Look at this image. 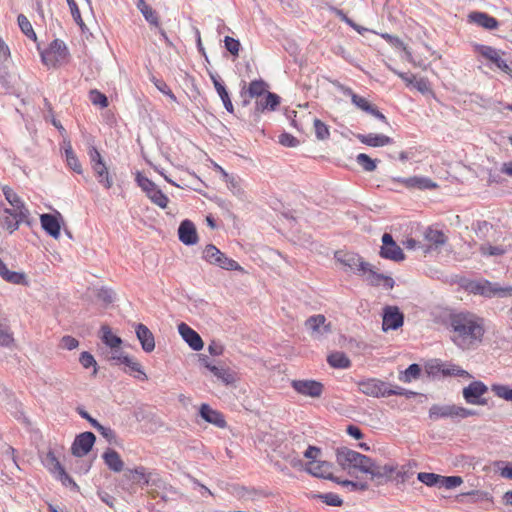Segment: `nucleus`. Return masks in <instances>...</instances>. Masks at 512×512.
<instances>
[{"label": "nucleus", "mask_w": 512, "mask_h": 512, "mask_svg": "<svg viewBox=\"0 0 512 512\" xmlns=\"http://www.w3.org/2000/svg\"><path fill=\"white\" fill-rule=\"evenodd\" d=\"M178 237L179 240L187 246H192L197 243L198 235L196 227L191 220L185 219L180 223L178 228Z\"/></svg>", "instance_id": "nucleus-20"}, {"label": "nucleus", "mask_w": 512, "mask_h": 512, "mask_svg": "<svg viewBox=\"0 0 512 512\" xmlns=\"http://www.w3.org/2000/svg\"><path fill=\"white\" fill-rule=\"evenodd\" d=\"M141 14L150 25L159 28L160 23L157 12L154 9H152L151 6L145 8V10L141 12Z\"/></svg>", "instance_id": "nucleus-63"}, {"label": "nucleus", "mask_w": 512, "mask_h": 512, "mask_svg": "<svg viewBox=\"0 0 512 512\" xmlns=\"http://www.w3.org/2000/svg\"><path fill=\"white\" fill-rule=\"evenodd\" d=\"M379 255L384 259L392 260L395 262H400L405 259L403 250L397 244L389 247H381Z\"/></svg>", "instance_id": "nucleus-38"}, {"label": "nucleus", "mask_w": 512, "mask_h": 512, "mask_svg": "<svg viewBox=\"0 0 512 512\" xmlns=\"http://www.w3.org/2000/svg\"><path fill=\"white\" fill-rule=\"evenodd\" d=\"M480 252L484 256H501L505 253L502 246L481 245Z\"/></svg>", "instance_id": "nucleus-60"}, {"label": "nucleus", "mask_w": 512, "mask_h": 512, "mask_svg": "<svg viewBox=\"0 0 512 512\" xmlns=\"http://www.w3.org/2000/svg\"><path fill=\"white\" fill-rule=\"evenodd\" d=\"M68 55L66 44L60 39H55L50 43L49 48L41 53V59L46 65L55 66L58 61L65 59Z\"/></svg>", "instance_id": "nucleus-9"}, {"label": "nucleus", "mask_w": 512, "mask_h": 512, "mask_svg": "<svg viewBox=\"0 0 512 512\" xmlns=\"http://www.w3.org/2000/svg\"><path fill=\"white\" fill-rule=\"evenodd\" d=\"M79 362L86 369H88L90 367H93L94 368L93 374L94 375L97 374V371H98V369H97V362H96L94 356L90 352L83 351L80 354Z\"/></svg>", "instance_id": "nucleus-55"}, {"label": "nucleus", "mask_w": 512, "mask_h": 512, "mask_svg": "<svg viewBox=\"0 0 512 512\" xmlns=\"http://www.w3.org/2000/svg\"><path fill=\"white\" fill-rule=\"evenodd\" d=\"M101 332H102V336H101V340L102 342L110 347L111 349L112 348H119V346L122 344V339L113 334L111 329L109 328V326L107 325H103L101 327Z\"/></svg>", "instance_id": "nucleus-42"}, {"label": "nucleus", "mask_w": 512, "mask_h": 512, "mask_svg": "<svg viewBox=\"0 0 512 512\" xmlns=\"http://www.w3.org/2000/svg\"><path fill=\"white\" fill-rule=\"evenodd\" d=\"M217 381L229 386L236 382V374L229 368L213 365L209 370Z\"/></svg>", "instance_id": "nucleus-31"}, {"label": "nucleus", "mask_w": 512, "mask_h": 512, "mask_svg": "<svg viewBox=\"0 0 512 512\" xmlns=\"http://www.w3.org/2000/svg\"><path fill=\"white\" fill-rule=\"evenodd\" d=\"M358 389L364 395L383 398L386 394V389L391 386L389 382L377 378H366L357 382Z\"/></svg>", "instance_id": "nucleus-8"}, {"label": "nucleus", "mask_w": 512, "mask_h": 512, "mask_svg": "<svg viewBox=\"0 0 512 512\" xmlns=\"http://www.w3.org/2000/svg\"><path fill=\"white\" fill-rule=\"evenodd\" d=\"M4 212L8 214V216L3 220V227L7 229L9 233L16 231L21 223L31 226L30 216L22 219V217L15 216L16 210H12L10 208H6Z\"/></svg>", "instance_id": "nucleus-29"}, {"label": "nucleus", "mask_w": 512, "mask_h": 512, "mask_svg": "<svg viewBox=\"0 0 512 512\" xmlns=\"http://www.w3.org/2000/svg\"><path fill=\"white\" fill-rule=\"evenodd\" d=\"M335 258L353 274L362 277L364 281L373 267L369 262L364 261L359 254L354 252L337 251Z\"/></svg>", "instance_id": "nucleus-4"}, {"label": "nucleus", "mask_w": 512, "mask_h": 512, "mask_svg": "<svg viewBox=\"0 0 512 512\" xmlns=\"http://www.w3.org/2000/svg\"><path fill=\"white\" fill-rule=\"evenodd\" d=\"M95 429L100 433V435L106 439L110 444L116 443L117 435L113 429L110 427H106L102 425L100 422L96 424Z\"/></svg>", "instance_id": "nucleus-58"}, {"label": "nucleus", "mask_w": 512, "mask_h": 512, "mask_svg": "<svg viewBox=\"0 0 512 512\" xmlns=\"http://www.w3.org/2000/svg\"><path fill=\"white\" fill-rule=\"evenodd\" d=\"M437 371L441 372L444 376H458V377H467L472 378V375L462 369L460 366L455 364H445V363H438L436 365Z\"/></svg>", "instance_id": "nucleus-35"}, {"label": "nucleus", "mask_w": 512, "mask_h": 512, "mask_svg": "<svg viewBox=\"0 0 512 512\" xmlns=\"http://www.w3.org/2000/svg\"><path fill=\"white\" fill-rule=\"evenodd\" d=\"M0 276L5 281L12 283V284L20 285V284H24L26 282L25 274L16 272V271H10L1 258H0Z\"/></svg>", "instance_id": "nucleus-34"}, {"label": "nucleus", "mask_w": 512, "mask_h": 512, "mask_svg": "<svg viewBox=\"0 0 512 512\" xmlns=\"http://www.w3.org/2000/svg\"><path fill=\"white\" fill-rule=\"evenodd\" d=\"M93 172L95 173L98 182L105 188L110 189L113 185V179L109 174L107 166L105 163L99 165H93Z\"/></svg>", "instance_id": "nucleus-37"}, {"label": "nucleus", "mask_w": 512, "mask_h": 512, "mask_svg": "<svg viewBox=\"0 0 512 512\" xmlns=\"http://www.w3.org/2000/svg\"><path fill=\"white\" fill-rule=\"evenodd\" d=\"M469 21L486 30H495L499 27V21L486 12L473 11L468 15Z\"/></svg>", "instance_id": "nucleus-24"}, {"label": "nucleus", "mask_w": 512, "mask_h": 512, "mask_svg": "<svg viewBox=\"0 0 512 512\" xmlns=\"http://www.w3.org/2000/svg\"><path fill=\"white\" fill-rule=\"evenodd\" d=\"M123 364L127 366L131 371L138 373V375H135V378L142 381L147 380V375L143 371L141 364L133 361L129 355L128 357L123 358Z\"/></svg>", "instance_id": "nucleus-50"}, {"label": "nucleus", "mask_w": 512, "mask_h": 512, "mask_svg": "<svg viewBox=\"0 0 512 512\" xmlns=\"http://www.w3.org/2000/svg\"><path fill=\"white\" fill-rule=\"evenodd\" d=\"M104 463L113 472H121L124 467V462L119 453L111 448H108L102 455Z\"/></svg>", "instance_id": "nucleus-30"}, {"label": "nucleus", "mask_w": 512, "mask_h": 512, "mask_svg": "<svg viewBox=\"0 0 512 512\" xmlns=\"http://www.w3.org/2000/svg\"><path fill=\"white\" fill-rule=\"evenodd\" d=\"M396 469L397 466L393 464H385L383 466H380L373 461L372 473H369V475H371L372 478L392 481Z\"/></svg>", "instance_id": "nucleus-32"}, {"label": "nucleus", "mask_w": 512, "mask_h": 512, "mask_svg": "<svg viewBox=\"0 0 512 512\" xmlns=\"http://www.w3.org/2000/svg\"><path fill=\"white\" fill-rule=\"evenodd\" d=\"M328 506L339 507L343 504L342 498L333 492L319 493L313 496Z\"/></svg>", "instance_id": "nucleus-45"}, {"label": "nucleus", "mask_w": 512, "mask_h": 512, "mask_svg": "<svg viewBox=\"0 0 512 512\" xmlns=\"http://www.w3.org/2000/svg\"><path fill=\"white\" fill-rule=\"evenodd\" d=\"M54 477L62 483L63 486L69 487L71 490L79 491V486L72 479V477L65 471V469H61Z\"/></svg>", "instance_id": "nucleus-52"}, {"label": "nucleus", "mask_w": 512, "mask_h": 512, "mask_svg": "<svg viewBox=\"0 0 512 512\" xmlns=\"http://www.w3.org/2000/svg\"><path fill=\"white\" fill-rule=\"evenodd\" d=\"M137 185L145 192L146 196L151 200L152 203L164 209L167 207L169 199L162 192L161 189L149 178L142 175L140 172L136 175Z\"/></svg>", "instance_id": "nucleus-6"}, {"label": "nucleus", "mask_w": 512, "mask_h": 512, "mask_svg": "<svg viewBox=\"0 0 512 512\" xmlns=\"http://www.w3.org/2000/svg\"><path fill=\"white\" fill-rule=\"evenodd\" d=\"M281 98L273 92H266L264 97H260L255 102L254 116L258 117L260 113L265 111H275L280 105Z\"/></svg>", "instance_id": "nucleus-16"}, {"label": "nucleus", "mask_w": 512, "mask_h": 512, "mask_svg": "<svg viewBox=\"0 0 512 512\" xmlns=\"http://www.w3.org/2000/svg\"><path fill=\"white\" fill-rule=\"evenodd\" d=\"M440 322L452 334V342L466 349L483 341L485 335L484 319L468 310H445Z\"/></svg>", "instance_id": "nucleus-1"}, {"label": "nucleus", "mask_w": 512, "mask_h": 512, "mask_svg": "<svg viewBox=\"0 0 512 512\" xmlns=\"http://www.w3.org/2000/svg\"><path fill=\"white\" fill-rule=\"evenodd\" d=\"M267 83L262 79L253 80L250 82L248 89L246 91H241V96L244 97L246 95L249 98L256 97L257 99L266 94L267 91Z\"/></svg>", "instance_id": "nucleus-33"}, {"label": "nucleus", "mask_w": 512, "mask_h": 512, "mask_svg": "<svg viewBox=\"0 0 512 512\" xmlns=\"http://www.w3.org/2000/svg\"><path fill=\"white\" fill-rule=\"evenodd\" d=\"M203 259L209 264L218 266L225 270L241 271L242 267L233 259L228 258L213 244H208L203 250Z\"/></svg>", "instance_id": "nucleus-5"}, {"label": "nucleus", "mask_w": 512, "mask_h": 512, "mask_svg": "<svg viewBox=\"0 0 512 512\" xmlns=\"http://www.w3.org/2000/svg\"><path fill=\"white\" fill-rule=\"evenodd\" d=\"M392 181L401 183L410 189L431 190L437 187L435 182L424 176H413L408 178L397 177L393 178Z\"/></svg>", "instance_id": "nucleus-17"}, {"label": "nucleus", "mask_w": 512, "mask_h": 512, "mask_svg": "<svg viewBox=\"0 0 512 512\" xmlns=\"http://www.w3.org/2000/svg\"><path fill=\"white\" fill-rule=\"evenodd\" d=\"M0 460L5 468L15 467L19 469V466L16 461L15 449L8 444L2 445Z\"/></svg>", "instance_id": "nucleus-41"}, {"label": "nucleus", "mask_w": 512, "mask_h": 512, "mask_svg": "<svg viewBox=\"0 0 512 512\" xmlns=\"http://www.w3.org/2000/svg\"><path fill=\"white\" fill-rule=\"evenodd\" d=\"M463 483L460 476H440V488L454 489Z\"/></svg>", "instance_id": "nucleus-56"}, {"label": "nucleus", "mask_w": 512, "mask_h": 512, "mask_svg": "<svg viewBox=\"0 0 512 512\" xmlns=\"http://www.w3.org/2000/svg\"><path fill=\"white\" fill-rule=\"evenodd\" d=\"M342 92L344 95L349 96L351 98L352 103L364 112H368L373 104H371L366 98L356 94L349 87H342Z\"/></svg>", "instance_id": "nucleus-39"}, {"label": "nucleus", "mask_w": 512, "mask_h": 512, "mask_svg": "<svg viewBox=\"0 0 512 512\" xmlns=\"http://www.w3.org/2000/svg\"><path fill=\"white\" fill-rule=\"evenodd\" d=\"M488 386L480 381H472L469 385L463 388L462 396L467 404L485 406L488 400L484 397L488 393Z\"/></svg>", "instance_id": "nucleus-7"}, {"label": "nucleus", "mask_w": 512, "mask_h": 512, "mask_svg": "<svg viewBox=\"0 0 512 512\" xmlns=\"http://www.w3.org/2000/svg\"><path fill=\"white\" fill-rule=\"evenodd\" d=\"M404 323V314L397 306L387 305L382 313V330H397Z\"/></svg>", "instance_id": "nucleus-11"}, {"label": "nucleus", "mask_w": 512, "mask_h": 512, "mask_svg": "<svg viewBox=\"0 0 512 512\" xmlns=\"http://www.w3.org/2000/svg\"><path fill=\"white\" fill-rule=\"evenodd\" d=\"M17 21L18 26L20 30L23 32V34H25L29 39L35 41L37 39V36L28 18L23 14H19L17 17Z\"/></svg>", "instance_id": "nucleus-47"}, {"label": "nucleus", "mask_w": 512, "mask_h": 512, "mask_svg": "<svg viewBox=\"0 0 512 512\" xmlns=\"http://www.w3.org/2000/svg\"><path fill=\"white\" fill-rule=\"evenodd\" d=\"M326 318L322 314L310 316L305 321V327L310 330L312 336L323 335L330 332V324H325Z\"/></svg>", "instance_id": "nucleus-26"}, {"label": "nucleus", "mask_w": 512, "mask_h": 512, "mask_svg": "<svg viewBox=\"0 0 512 512\" xmlns=\"http://www.w3.org/2000/svg\"><path fill=\"white\" fill-rule=\"evenodd\" d=\"M135 332L142 349L146 353L152 352L155 349V339L149 328L146 325L139 323L135 327Z\"/></svg>", "instance_id": "nucleus-25"}, {"label": "nucleus", "mask_w": 512, "mask_h": 512, "mask_svg": "<svg viewBox=\"0 0 512 512\" xmlns=\"http://www.w3.org/2000/svg\"><path fill=\"white\" fill-rule=\"evenodd\" d=\"M491 390L495 393V395L499 398H502L506 401H512V387L504 384H493L491 386Z\"/></svg>", "instance_id": "nucleus-53"}, {"label": "nucleus", "mask_w": 512, "mask_h": 512, "mask_svg": "<svg viewBox=\"0 0 512 512\" xmlns=\"http://www.w3.org/2000/svg\"><path fill=\"white\" fill-rule=\"evenodd\" d=\"M421 367L419 364L417 363H413L411 365L408 366V368L401 373V375L399 376V379L400 381L404 382V383H409L411 382L413 379H417L419 378V376L421 375Z\"/></svg>", "instance_id": "nucleus-46"}, {"label": "nucleus", "mask_w": 512, "mask_h": 512, "mask_svg": "<svg viewBox=\"0 0 512 512\" xmlns=\"http://www.w3.org/2000/svg\"><path fill=\"white\" fill-rule=\"evenodd\" d=\"M43 466L54 476L64 467L55 456L52 450H49L41 459Z\"/></svg>", "instance_id": "nucleus-40"}, {"label": "nucleus", "mask_w": 512, "mask_h": 512, "mask_svg": "<svg viewBox=\"0 0 512 512\" xmlns=\"http://www.w3.org/2000/svg\"><path fill=\"white\" fill-rule=\"evenodd\" d=\"M210 79L214 85V88L220 97V99L223 102V105L227 112L233 113L234 112V106L232 104L229 92L222 81V79L219 77V75L209 72Z\"/></svg>", "instance_id": "nucleus-23"}, {"label": "nucleus", "mask_w": 512, "mask_h": 512, "mask_svg": "<svg viewBox=\"0 0 512 512\" xmlns=\"http://www.w3.org/2000/svg\"><path fill=\"white\" fill-rule=\"evenodd\" d=\"M89 100L93 105L99 106L100 108H106L109 105L107 96L97 89L90 90Z\"/></svg>", "instance_id": "nucleus-51"}, {"label": "nucleus", "mask_w": 512, "mask_h": 512, "mask_svg": "<svg viewBox=\"0 0 512 512\" xmlns=\"http://www.w3.org/2000/svg\"><path fill=\"white\" fill-rule=\"evenodd\" d=\"M199 415L207 423L213 424L218 428L226 427V421L223 414L206 403L201 404L199 408Z\"/></svg>", "instance_id": "nucleus-22"}, {"label": "nucleus", "mask_w": 512, "mask_h": 512, "mask_svg": "<svg viewBox=\"0 0 512 512\" xmlns=\"http://www.w3.org/2000/svg\"><path fill=\"white\" fill-rule=\"evenodd\" d=\"M440 476L441 475L436 473L419 472L417 479L428 487H440Z\"/></svg>", "instance_id": "nucleus-48"}, {"label": "nucleus", "mask_w": 512, "mask_h": 512, "mask_svg": "<svg viewBox=\"0 0 512 512\" xmlns=\"http://www.w3.org/2000/svg\"><path fill=\"white\" fill-rule=\"evenodd\" d=\"M327 363L336 369H348L351 367V361L344 352H333L328 355Z\"/></svg>", "instance_id": "nucleus-36"}, {"label": "nucleus", "mask_w": 512, "mask_h": 512, "mask_svg": "<svg viewBox=\"0 0 512 512\" xmlns=\"http://www.w3.org/2000/svg\"><path fill=\"white\" fill-rule=\"evenodd\" d=\"M2 192L5 196V199L13 207L12 210H16L15 216L22 217V219L30 216V211L26 208L24 202L12 188L5 186L3 187Z\"/></svg>", "instance_id": "nucleus-21"}, {"label": "nucleus", "mask_w": 512, "mask_h": 512, "mask_svg": "<svg viewBox=\"0 0 512 512\" xmlns=\"http://www.w3.org/2000/svg\"><path fill=\"white\" fill-rule=\"evenodd\" d=\"M68 5H69V8H70V11H71V15L74 19V21L80 26V28L83 30L84 27H85V24L81 18V14H80V10L78 8V5L76 4V2L74 0H66Z\"/></svg>", "instance_id": "nucleus-64"}, {"label": "nucleus", "mask_w": 512, "mask_h": 512, "mask_svg": "<svg viewBox=\"0 0 512 512\" xmlns=\"http://www.w3.org/2000/svg\"><path fill=\"white\" fill-rule=\"evenodd\" d=\"M356 162L366 172H372L377 167V160L372 159L369 155L365 153L358 154L356 157Z\"/></svg>", "instance_id": "nucleus-49"}, {"label": "nucleus", "mask_w": 512, "mask_h": 512, "mask_svg": "<svg viewBox=\"0 0 512 512\" xmlns=\"http://www.w3.org/2000/svg\"><path fill=\"white\" fill-rule=\"evenodd\" d=\"M332 468L333 464L328 461H310L305 470L314 477L336 482L338 477L333 475Z\"/></svg>", "instance_id": "nucleus-14"}, {"label": "nucleus", "mask_w": 512, "mask_h": 512, "mask_svg": "<svg viewBox=\"0 0 512 512\" xmlns=\"http://www.w3.org/2000/svg\"><path fill=\"white\" fill-rule=\"evenodd\" d=\"M64 152H65V159H66V163H67L68 167L71 170H73L75 173L82 174L83 173L82 165L70 144H68V146L65 148Z\"/></svg>", "instance_id": "nucleus-44"}, {"label": "nucleus", "mask_w": 512, "mask_h": 512, "mask_svg": "<svg viewBox=\"0 0 512 512\" xmlns=\"http://www.w3.org/2000/svg\"><path fill=\"white\" fill-rule=\"evenodd\" d=\"M356 138L362 143L370 147H383L393 143V139L384 134H357Z\"/></svg>", "instance_id": "nucleus-27"}, {"label": "nucleus", "mask_w": 512, "mask_h": 512, "mask_svg": "<svg viewBox=\"0 0 512 512\" xmlns=\"http://www.w3.org/2000/svg\"><path fill=\"white\" fill-rule=\"evenodd\" d=\"M475 50L484 58L491 61L498 69L512 77V68L501 58L499 50L483 44H476Z\"/></svg>", "instance_id": "nucleus-10"}, {"label": "nucleus", "mask_w": 512, "mask_h": 512, "mask_svg": "<svg viewBox=\"0 0 512 512\" xmlns=\"http://www.w3.org/2000/svg\"><path fill=\"white\" fill-rule=\"evenodd\" d=\"M335 483L343 486V487H346L349 491H365L368 489V484L366 482H356V481H352V480H341L340 478H338V481H336Z\"/></svg>", "instance_id": "nucleus-54"}, {"label": "nucleus", "mask_w": 512, "mask_h": 512, "mask_svg": "<svg viewBox=\"0 0 512 512\" xmlns=\"http://www.w3.org/2000/svg\"><path fill=\"white\" fill-rule=\"evenodd\" d=\"M224 46L226 50L234 57H238L240 51V41L230 36L224 38Z\"/></svg>", "instance_id": "nucleus-57"}, {"label": "nucleus", "mask_w": 512, "mask_h": 512, "mask_svg": "<svg viewBox=\"0 0 512 512\" xmlns=\"http://www.w3.org/2000/svg\"><path fill=\"white\" fill-rule=\"evenodd\" d=\"M96 441V436L90 432H82L77 435L72 443L71 452L76 457H83L87 455L93 448Z\"/></svg>", "instance_id": "nucleus-12"}, {"label": "nucleus", "mask_w": 512, "mask_h": 512, "mask_svg": "<svg viewBox=\"0 0 512 512\" xmlns=\"http://www.w3.org/2000/svg\"><path fill=\"white\" fill-rule=\"evenodd\" d=\"M424 237L429 243L435 245L436 247L444 245L447 241V237L441 230L433 229L431 227L426 229Z\"/></svg>", "instance_id": "nucleus-43"}, {"label": "nucleus", "mask_w": 512, "mask_h": 512, "mask_svg": "<svg viewBox=\"0 0 512 512\" xmlns=\"http://www.w3.org/2000/svg\"><path fill=\"white\" fill-rule=\"evenodd\" d=\"M491 224L487 221H477L473 224L472 228L475 231L476 235L480 239H484L487 236L489 229L491 228Z\"/></svg>", "instance_id": "nucleus-61"}, {"label": "nucleus", "mask_w": 512, "mask_h": 512, "mask_svg": "<svg viewBox=\"0 0 512 512\" xmlns=\"http://www.w3.org/2000/svg\"><path fill=\"white\" fill-rule=\"evenodd\" d=\"M178 332L192 350L200 351L203 348L204 342L201 336L186 323L178 324Z\"/></svg>", "instance_id": "nucleus-18"}, {"label": "nucleus", "mask_w": 512, "mask_h": 512, "mask_svg": "<svg viewBox=\"0 0 512 512\" xmlns=\"http://www.w3.org/2000/svg\"><path fill=\"white\" fill-rule=\"evenodd\" d=\"M291 386L297 393L313 398L320 397L324 390L323 384L315 380H293Z\"/></svg>", "instance_id": "nucleus-13"}, {"label": "nucleus", "mask_w": 512, "mask_h": 512, "mask_svg": "<svg viewBox=\"0 0 512 512\" xmlns=\"http://www.w3.org/2000/svg\"><path fill=\"white\" fill-rule=\"evenodd\" d=\"M62 216L59 212L54 214L44 213L40 215L43 230L54 239H58L61 231Z\"/></svg>", "instance_id": "nucleus-15"}, {"label": "nucleus", "mask_w": 512, "mask_h": 512, "mask_svg": "<svg viewBox=\"0 0 512 512\" xmlns=\"http://www.w3.org/2000/svg\"><path fill=\"white\" fill-rule=\"evenodd\" d=\"M457 283L467 293L485 298L506 297L512 294L511 286L502 287L499 283L484 278L461 277Z\"/></svg>", "instance_id": "nucleus-2"}, {"label": "nucleus", "mask_w": 512, "mask_h": 512, "mask_svg": "<svg viewBox=\"0 0 512 512\" xmlns=\"http://www.w3.org/2000/svg\"><path fill=\"white\" fill-rule=\"evenodd\" d=\"M373 459L367 455L361 454L348 447H338L336 449V462L343 469L347 470L349 475H353V470L362 473H372Z\"/></svg>", "instance_id": "nucleus-3"}, {"label": "nucleus", "mask_w": 512, "mask_h": 512, "mask_svg": "<svg viewBox=\"0 0 512 512\" xmlns=\"http://www.w3.org/2000/svg\"><path fill=\"white\" fill-rule=\"evenodd\" d=\"M428 416L431 420H439L443 418L458 420V406L455 404L439 405L434 404L430 407Z\"/></svg>", "instance_id": "nucleus-19"}, {"label": "nucleus", "mask_w": 512, "mask_h": 512, "mask_svg": "<svg viewBox=\"0 0 512 512\" xmlns=\"http://www.w3.org/2000/svg\"><path fill=\"white\" fill-rule=\"evenodd\" d=\"M365 281L368 285L374 287L383 285V287L387 290L392 289L395 285V281L392 277L376 272L374 267H372L370 270Z\"/></svg>", "instance_id": "nucleus-28"}, {"label": "nucleus", "mask_w": 512, "mask_h": 512, "mask_svg": "<svg viewBox=\"0 0 512 512\" xmlns=\"http://www.w3.org/2000/svg\"><path fill=\"white\" fill-rule=\"evenodd\" d=\"M315 135L319 140H326L330 136L328 126L323 123L320 119H314Z\"/></svg>", "instance_id": "nucleus-59"}, {"label": "nucleus", "mask_w": 512, "mask_h": 512, "mask_svg": "<svg viewBox=\"0 0 512 512\" xmlns=\"http://www.w3.org/2000/svg\"><path fill=\"white\" fill-rule=\"evenodd\" d=\"M278 141L281 145L285 147H297L299 145V140L291 135L290 133L283 132L278 136Z\"/></svg>", "instance_id": "nucleus-62"}]
</instances>
